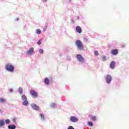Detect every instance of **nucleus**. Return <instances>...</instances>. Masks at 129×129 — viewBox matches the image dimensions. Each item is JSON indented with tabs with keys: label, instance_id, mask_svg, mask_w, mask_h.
I'll use <instances>...</instances> for the list:
<instances>
[{
	"label": "nucleus",
	"instance_id": "f257e3e1",
	"mask_svg": "<svg viewBox=\"0 0 129 129\" xmlns=\"http://www.w3.org/2000/svg\"><path fill=\"white\" fill-rule=\"evenodd\" d=\"M5 70H6L7 72H10V73H14V72H15V66L12 64V63H7L5 65Z\"/></svg>",
	"mask_w": 129,
	"mask_h": 129
},
{
	"label": "nucleus",
	"instance_id": "f03ea898",
	"mask_svg": "<svg viewBox=\"0 0 129 129\" xmlns=\"http://www.w3.org/2000/svg\"><path fill=\"white\" fill-rule=\"evenodd\" d=\"M75 45L80 51H82V50L84 49L83 43H82V42L80 40H77L75 42Z\"/></svg>",
	"mask_w": 129,
	"mask_h": 129
},
{
	"label": "nucleus",
	"instance_id": "7ed1b4c3",
	"mask_svg": "<svg viewBox=\"0 0 129 129\" xmlns=\"http://www.w3.org/2000/svg\"><path fill=\"white\" fill-rule=\"evenodd\" d=\"M105 82L107 84H111L112 77L110 75H107L105 78Z\"/></svg>",
	"mask_w": 129,
	"mask_h": 129
},
{
	"label": "nucleus",
	"instance_id": "20e7f679",
	"mask_svg": "<svg viewBox=\"0 0 129 129\" xmlns=\"http://www.w3.org/2000/svg\"><path fill=\"white\" fill-rule=\"evenodd\" d=\"M76 58L78 61H79V62H80V63L84 62V58L82 57V55L81 54H77Z\"/></svg>",
	"mask_w": 129,
	"mask_h": 129
},
{
	"label": "nucleus",
	"instance_id": "39448f33",
	"mask_svg": "<svg viewBox=\"0 0 129 129\" xmlns=\"http://www.w3.org/2000/svg\"><path fill=\"white\" fill-rule=\"evenodd\" d=\"M30 105L31 106V108H32V109H34V110L38 111V110H39L40 109V107H39V106H38V105H37V104L31 103Z\"/></svg>",
	"mask_w": 129,
	"mask_h": 129
},
{
	"label": "nucleus",
	"instance_id": "423d86ee",
	"mask_svg": "<svg viewBox=\"0 0 129 129\" xmlns=\"http://www.w3.org/2000/svg\"><path fill=\"white\" fill-rule=\"evenodd\" d=\"M30 92L33 97H38V94L35 90H31Z\"/></svg>",
	"mask_w": 129,
	"mask_h": 129
},
{
	"label": "nucleus",
	"instance_id": "0eeeda50",
	"mask_svg": "<svg viewBox=\"0 0 129 129\" xmlns=\"http://www.w3.org/2000/svg\"><path fill=\"white\" fill-rule=\"evenodd\" d=\"M70 120L72 122H77L79 119L78 118L74 116H72L70 117Z\"/></svg>",
	"mask_w": 129,
	"mask_h": 129
},
{
	"label": "nucleus",
	"instance_id": "6e6552de",
	"mask_svg": "<svg viewBox=\"0 0 129 129\" xmlns=\"http://www.w3.org/2000/svg\"><path fill=\"white\" fill-rule=\"evenodd\" d=\"M111 54L113 56H115L118 54V50L116 49H114L111 50Z\"/></svg>",
	"mask_w": 129,
	"mask_h": 129
},
{
	"label": "nucleus",
	"instance_id": "1a4fd4ad",
	"mask_svg": "<svg viewBox=\"0 0 129 129\" xmlns=\"http://www.w3.org/2000/svg\"><path fill=\"white\" fill-rule=\"evenodd\" d=\"M34 53V48L31 47L27 51V54L28 55H32Z\"/></svg>",
	"mask_w": 129,
	"mask_h": 129
},
{
	"label": "nucleus",
	"instance_id": "9d476101",
	"mask_svg": "<svg viewBox=\"0 0 129 129\" xmlns=\"http://www.w3.org/2000/svg\"><path fill=\"white\" fill-rule=\"evenodd\" d=\"M115 61H112L110 63V68H111V69H114V68H115Z\"/></svg>",
	"mask_w": 129,
	"mask_h": 129
},
{
	"label": "nucleus",
	"instance_id": "9b49d317",
	"mask_svg": "<svg viewBox=\"0 0 129 129\" xmlns=\"http://www.w3.org/2000/svg\"><path fill=\"white\" fill-rule=\"evenodd\" d=\"M76 30L77 33H79V34H81V33H82V29H81V27H80V26H77L76 27Z\"/></svg>",
	"mask_w": 129,
	"mask_h": 129
},
{
	"label": "nucleus",
	"instance_id": "f8f14e48",
	"mask_svg": "<svg viewBox=\"0 0 129 129\" xmlns=\"http://www.w3.org/2000/svg\"><path fill=\"white\" fill-rule=\"evenodd\" d=\"M39 117H40V119H41V120H43V121H44V120H46V118L45 117V115H44V113H40Z\"/></svg>",
	"mask_w": 129,
	"mask_h": 129
},
{
	"label": "nucleus",
	"instance_id": "ddd939ff",
	"mask_svg": "<svg viewBox=\"0 0 129 129\" xmlns=\"http://www.w3.org/2000/svg\"><path fill=\"white\" fill-rule=\"evenodd\" d=\"M44 82L46 85H49L50 84V80L48 78H45L44 80Z\"/></svg>",
	"mask_w": 129,
	"mask_h": 129
},
{
	"label": "nucleus",
	"instance_id": "4468645a",
	"mask_svg": "<svg viewBox=\"0 0 129 129\" xmlns=\"http://www.w3.org/2000/svg\"><path fill=\"white\" fill-rule=\"evenodd\" d=\"M21 99L23 101H26L28 100V98H27V96H26V95L23 94L21 96Z\"/></svg>",
	"mask_w": 129,
	"mask_h": 129
},
{
	"label": "nucleus",
	"instance_id": "2eb2a0df",
	"mask_svg": "<svg viewBox=\"0 0 129 129\" xmlns=\"http://www.w3.org/2000/svg\"><path fill=\"white\" fill-rule=\"evenodd\" d=\"M16 126L15 124H9L8 125V129H16Z\"/></svg>",
	"mask_w": 129,
	"mask_h": 129
},
{
	"label": "nucleus",
	"instance_id": "dca6fc26",
	"mask_svg": "<svg viewBox=\"0 0 129 129\" xmlns=\"http://www.w3.org/2000/svg\"><path fill=\"white\" fill-rule=\"evenodd\" d=\"M22 105L24 106H28V105H29V101H28V100L23 101L22 102Z\"/></svg>",
	"mask_w": 129,
	"mask_h": 129
},
{
	"label": "nucleus",
	"instance_id": "f3484780",
	"mask_svg": "<svg viewBox=\"0 0 129 129\" xmlns=\"http://www.w3.org/2000/svg\"><path fill=\"white\" fill-rule=\"evenodd\" d=\"M18 92H19V94H23V92H24V90L21 87H20L18 89Z\"/></svg>",
	"mask_w": 129,
	"mask_h": 129
},
{
	"label": "nucleus",
	"instance_id": "a211bd4d",
	"mask_svg": "<svg viewBox=\"0 0 129 129\" xmlns=\"http://www.w3.org/2000/svg\"><path fill=\"white\" fill-rule=\"evenodd\" d=\"M5 125V120L4 119L0 120V127Z\"/></svg>",
	"mask_w": 129,
	"mask_h": 129
},
{
	"label": "nucleus",
	"instance_id": "6ab92c4d",
	"mask_svg": "<svg viewBox=\"0 0 129 129\" xmlns=\"http://www.w3.org/2000/svg\"><path fill=\"white\" fill-rule=\"evenodd\" d=\"M41 33H42V31H41L40 29H36V33L37 35H40V34H41Z\"/></svg>",
	"mask_w": 129,
	"mask_h": 129
},
{
	"label": "nucleus",
	"instance_id": "aec40b11",
	"mask_svg": "<svg viewBox=\"0 0 129 129\" xmlns=\"http://www.w3.org/2000/svg\"><path fill=\"white\" fill-rule=\"evenodd\" d=\"M6 102V99L3 98H0V103H5Z\"/></svg>",
	"mask_w": 129,
	"mask_h": 129
},
{
	"label": "nucleus",
	"instance_id": "412c9836",
	"mask_svg": "<svg viewBox=\"0 0 129 129\" xmlns=\"http://www.w3.org/2000/svg\"><path fill=\"white\" fill-rule=\"evenodd\" d=\"M88 125L89 126H93V122L92 121H88Z\"/></svg>",
	"mask_w": 129,
	"mask_h": 129
},
{
	"label": "nucleus",
	"instance_id": "4be33fe9",
	"mask_svg": "<svg viewBox=\"0 0 129 129\" xmlns=\"http://www.w3.org/2000/svg\"><path fill=\"white\" fill-rule=\"evenodd\" d=\"M5 123H6V124H10V123H11V120L9 119H6Z\"/></svg>",
	"mask_w": 129,
	"mask_h": 129
},
{
	"label": "nucleus",
	"instance_id": "5701e85b",
	"mask_svg": "<svg viewBox=\"0 0 129 129\" xmlns=\"http://www.w3.org/2000/svg\"><path fill=\"white\" fill-rule=\"evenodd\" d=\"M91 120L93 121H96V117L95 116H92L91 118Z\"/></svg>",
	"mask_w": 129,
	"mask_h": 129
},
{
	"label": "nucleus",
	"instance_id": "b1692460",
	"mask_svg": "<svg viewBox=\"0 0 129 129\" xmlns=\"http://www.w3.org/2000/svg\"><path fill=\"white\" fill-rule=\"evenodd\" d=\"M39 52L40 54H44V50H43L42 48H40L39 49Z\"/></svg>",
	"mask_w": 129,
	"mask_h": 129
},
{
	"label": "nucleus",
	"instance_id": "393cba45",
	"mask_svg": "<svg viewBox=\"0 0 129 129\" xmlns=\"http://www.w3.org/2000/svg\"><path fill=\"white\" fill-rule=\"evenodd\" d=\"M50 106L52 108H55V107H56V104L55 103H53L51 104Z\"/></svg>",
	"mask_w": 129,
	"mask_h": 129
},
{
	"label": "nucleus",
	"instance_id": "a878e982",
	"mask_svg": "<svg viewBox=\"0 0 129 129\" xmlns=\"http://www.w3.org/2000/svg\"><path fill=\"white\" fill-rule=\"evenodd\" d=\"M71 21L72 23V24H75V22H76V20H75V19H74V18H72V19H71Z\"/></svg>",
	"mask_w": 129,
	"mask_h": 129
},
{
	"label": "nucleus",
	"instance_id": "bb28decb",
	"mask_svg": "<svg viewBox=\"0 0 129 129\" xmlns=\"http://www.w3.org/2000/svg\"><path fill=\"white\" fill-rule=\"evenodd\" d=\"M37 45H41L42 44V39H39L37 42Z\"/></svg>",
	"mask_w": 129,
	"mask_h": 129
},
{
	"label": "nucleus",
	"instance_id": "cd10ccee",
	"mask_svg": "<svg viewBox=\"0 0 129 129\" xmlns=\"http://www.w3.org/2000/svg\"><path fill=\"white\" fill-rule=\"evenodd\" d=\"M102 61H103V62L106 61V56H103L102 58Z\"/></svg>",
	"mask_w": 129,
	"mask_h": 129
},
{
	"label": "nucleus",
	"instance_id": "c85d7f7f",
	"mask_svg": "<svg viewBox=\"0 0 129 129\" xmlns=\"http://www.w3.org/2000/svg\"><path fill=\"white\" fill-rule=\"evenodd\" d=\"M94 55H95V56H98V55H99L98 51L95 50L94 51Z\"/></svg>",
	"mask_w": 129,
	"mask_h": 129
},
{
	"label": "nucleus",
	"instance_id": "c756f323",
	"mask_svg": "<svg viewBox=\"0 0 129 129\" xmlns=\"http://www.w3.org/2000/svg\"><path fill=\"white\" fill-rule=\"evenodd\" d=\"M67 58L68 61H71V57H70V56H68L67 57Z\"/></svg>",
	"mask_w": 129,
	"mask_h": 129
},
{
	"label": "nucleus",
	"instance_id": "7c9ffc66",
	"mask_svg": "<svg viewBox=\"0 0 129 129\" xmlns=\"http://www.w3.org/2000/svg\"><path fill=\"white\" fill-rule=\"evenodd\" d=\"M68 129H75V128H74V127L72 126H69L68 127Z\"/></svg>",
	"mask_w": 129,
	"mask_h": 129
},
{
	"label": "nucleus",
	"instance_id": "2f4dec72",
	"mask_svg": "<svg viewBox=\"0 0 129 129\" xmlns=\"http://www.w3.org/2000/svg\"><path fill=\"white\" fill-rule=\"evenodd\" d=\"M13 122H15V123H17V121L16 120V119L14 118L13 119Z\"/></svg>",
	"mask_w": 129,
	"mask_h": 129
},
{
	"label": "nucleus",
	"instance_id": "473e14b6",
	"mask_svg": "<svg viewBox=\"0 0 129 129\" xmlns=\"http://www.w3.org/2000/svg\"><path fill=\"white\" fill-rule=\"evenodd\" d=\"M14 91L13 90V89H9V92H13Z\"/></svg>",
	"mask_w": 129,
	"mask_h": 129
},
{
	"label": "nucleus",
	"instance_id": "72a5a7b5",
	"mask_svg": "<svg viewBox=\"0 0 129 129\" xmlns=\"http://www.w3.org/2000/svg\"><path fill=\"white\" fill-rule=\"evenodd\" d=\"M77 20H79V19H80V17H79V16H77Z\"/></svg>",
	"mask_w": 129,
	"mask_h": 129
},
{
	"label": "nucleus",
	"instance_id": "f704fd0d",
	"mask_svg": "<svg viewBox=\"0 0 129 129\" xmlns=\"http://www.w3.org/2000/svg\"><path fill=\"white\" fill-rule=\"evenodd\" d=\"M43 3H46V2H47V0H43Z\"/></svg>",
	"mask_w": 129,
	"mask_h": 129
},
{
	"label": "nucleus",
	"instance_id": "c9c22d12",
	"mask_svg": "<svg viewBox=\"0 0 129 129\" xmlns=\"http://www.w3.org/2000/svg\"><path fill=\"white\" fill-rule=\"evenodd\" d=\"M85 41H86V42H87V38H85L84 39Z\"/></svg>",
	"mask_w": 129,
	"mask_h": 129
},
{
	"label": "nucleus",
	"instance_id": "e433bc0d",
	"mask_svg": "<svg viewBox=\"0 0 129 129\" xmlns=\"http://www.w3.org/2000/svg\"><path fill=\"white\" fill-rule=\"evenodd\" d=\"M19 18H17V19L15 20V21H19Z\"/></svg>",
	"mask_w": 129,
	"mask_h": 129
},
{
	"label": "nucleus",
	"instance_id": "4c0bfd02",
	"mask_svg": "<svg viewBox=\"0 0 129 129\" xmlns=\"http://www.w3.org/2000/svg\"><path fill=\"white\" fill-rule=\"evenodd\" d=\"M72 1V0H69V3H71Z\"/></svg>",
	"mask_w": 129,
	"mask_h": 129
},
{
	"label": "nucleus",
	"instance_id": "58836bf2",
	"mask_svg": "<svg viewBox=\"0 0 129 129\" xmlns=\"http://www.w3.org/2000/svg\"><path fill=\"white\" fill-rule=\"evenodd\" d=\"M1 111H2V110L0 109V112H1Z\"/></svg>",
	"mask_w": 129,
	"mask_h": 129
},
{
	"label": "nucleus",
	"instance_id": "ea45409f",
	"mask_svg": "<svg viewBox=\"0 0 129 129\" xmlns=\"http://www.w3.org/2000/svg\"><path fill=\"white\" fill-rule=\"evenodd\" d=\"M83 1H84V2H85V0H83Z\"/></svg>",
	"mask_w": 129,
	"mask_h": 129
},
{
	"label": "nucleus",
	"instance_id": "a19ab883",
	"mask_svg": "<svg viewBox=\"0 0 129 129\" xmlns=\"http://www.w3.org/2000/svg\"><path fill=\"white\" fill-rule=\"evenodd\" d=\"M90 129H91V128H90Z\"/></svg>",
	"mask_w": 129,
	"mask_h": 129
}]
</instances>
